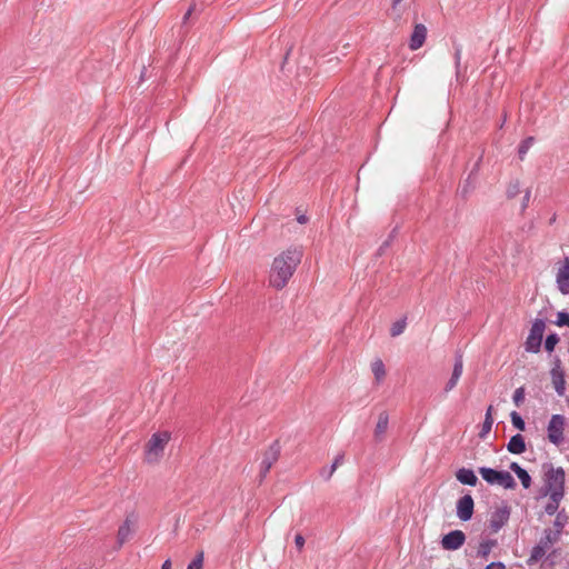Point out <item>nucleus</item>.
<instances>
[{
    "mask_svg": "<svg viewBox=\"0 0 569 569\" xmlns=\"http://www.w3.org/2000/svg\"><path fill=\"white\" fill-rule=\"evenodd\" d=\"M560 539V536H558L557 532H553V530L551 529H545L543 531V536L540 538L539 540V545L542 546L543 548H546V550L548 551V549L557 543Z\"/></svg>",
    "mask_w": 569,
    "mask_h": 569,
    "instance_id": "nucleus-18",
    "label": "nucleus"
},
{
    "mask_svg": "<svg viewBox=\"0 0 569 569\" xmlns=\"http://www.w3.org/2000/svg\"><path fill=\"white\" fill-rule=\"evenodd\" d=\"M192 10H193V8H190V9L187 11V13H186V16H184V19H187V18L191 14Z\"/></svg>",
    "mask_w": 569,
    "mask_h": 569,
    "instance_id": "nucleus-48",
    "label": "nucleus"
},
{
    "mask_svg": "<svg viewBox=\"0 0 569 569\" xmlns=\"http://www.w3.org/2000/svg\"><path fill=\"white\" fill-rule=\"evenodd\" d=\"M203 568V551H200L197 557L188 565L187 569H202Z\"/></svg>",
    "mask_w": 569,
    "mask_h": 569,
    "instance_id": "nucleus-32",
    "label": "nucleus"
},
{
    "mask_svg": "<svg viewBox=\"0 0 569 569\" xmlns=\"http://www.w3.org/2000/svg\"><path fill=\"white\" fill-rule=\"evenodd\" d=\"M520 193V181L518 179L511 180L506 189V194L509 199L517 197Z\"/></svg>",
    "mask_w": 569,
    "mask_h": 569,
    "instance_id": "nucleus-25",
    "label": "nucleus"
},
{
    "mask_svg": "<svg viewBox=\"0 0 569 569\" xmlns=\"http://www.w3.org/2000/svg\"><path fill=\"white\" fill-rule=\"evenodd\" d=\"M509 452L520 455L526 451V442L520 433L512 436L507 445Z\"/></svg>",
    "mask_w": 569,
    "mask_h": 569,
    "instance_id": "nucleus-17",
    "label": "nucleus"
},
{
    "mask_svg": "<svg viewBox=\"0 0 569 569\" xmlns=\"http://www.w3.org/2000/svg\"><path fill=\"white\" fill-rule=\"evenodd\" d=\"M546 323L542 319H536L527 337L525 348L528 352H538L543 338Z\"/></svg>",
    "mask_w": 569,
    "mask_h": 569,
    "instance_id": "nucleus-6",
    "label": "nucleus"
},
{
    "mask_svg": "<svg viewBox=\"0 0 569 569\" xmlns=\"http://www.w3.org/2000/svg\"><path fill=\"white\" fill-rule=\"evenodd\" d=\"M557 325L569 327V313L568 312H559L558 319H557Z\"/></svg>",
    "mask_w": 569,
    "mask_h": 569,
    "instance_id": "nucleus-36",
    "label": "nucleus"
},
{
    "mask_svg": "<svg viewBox=\"0 0 569 569\" xmlns=\"http://www.w3.org/2000/svg\"><path fill=\"white\" fill-rule=\"evenodd\" d=\"M486 569H506V567L502 562H491L486 567Z\"/></svg>",
    "mask_w": 569,
    "mask_h": 569,
    "instance_id": "nucleus-43",
    "label": "nucleus"
},
{
    "mask_svg": "<svg viewBox=\"0 0 569 569\" xmlns=\"http://www.w3.org/2000/svg\"><path fill=\"white\" fill-rule=\"evenodd\" d=\"M525 395H526V393H525V388H523V387H519V388H517V389L515 390L512 399H513V402H515V405H516L517 407H520V406H521V403L523 402V400H525Z\"/></svg>",
    "mask_w": 569,
    "mask_h": 569,
    "instance_id": "nucleus-33",
    "label": "nucleus"
},
{
    "mask_svg": "<svg viewBox=\"0 0 569 569\" xmlns=\"http://www.w3.org/2000/svg\"><path fill=\"white\" fill-rule=\"evenodd\" d=\"M295 543L297 546V548L299 550H301L305 546V538L302 537V535H297L296 538H295Z\"/></svg>",
    "mask_w": 569,
    "mask_h": 569,
    "instance_id": "nucleus-40",
    "label": "nucleus"
},
{
    "mask_svg": "<svg viewBox=\"0 0 569 569\" xmlns=\"http://www.w3.org/2000/svg\"><path fill=\"white\" fill-rule=\"evenodd\" d=\"M279 456L280 445L278 441H273L262 453L261 461L259 463V472L257 476L259 483L263 481L272 465L279 459Z\"/></svg>",
    "mask_w": 569,
    "mask_h": 569,
    "instance_id": "nucleus-4",
    "label": "nucleus"
},
{
    "mask_svg": "<svg viewBox=\"0 0 569 569\" xmlns=\"http://www.w3.org/2000/svg\"><path fill=\"white\" fill-rule=\"evenodd\" d=\"M371 370L377 381H380L386 376L385 365L380 359L372 362Z\"/></svg>",
    "mask_w": 569,
    "mask_h": 569,
    "instance_id": "nucleus-22",
    "label": "nucleus"
},
{
    "mask_svg": "<svg viewBox=\"0 0 569 569\" xmlns=\"http://www.w3.org/2000/svg\"><path fill=\"white\" fill-rule=\"evenodd\" d=\"M475 502L470 495L462 496L457 501V517L462 521H468L473 515Z\"/></svg>",
    "mask_w": 569,
    "mask_h": 569,
    "instance_id": "nucleus-10",
    "label": "nucleus"
},
{
    "mask_svg": "<svg viewBox=\"0 0 569 569\" xmlns=\"http://www.w3.org/2000/svg\"><path fill=\"white\" fill-rule=\"evenodd\" d=\"M550 375H551L552 385L555 387L556 392L559 396H563L565 395V390H566V387H565L566 381H565L563 371L557 365L555 368L551 369Z\"/></svg>",
    "mask_w": 569,
    "mask_h": 569,
    "instance_id": "nucleus-14",
    "label": "nucleus"
},
{
    "mask_svg": "<svg viewBox=\"0 0 569 569\" xmlns=\"http://www.w3.org/2000/svg\"><path fill=\"white\" fill-rule=\"evenodd\" d=\"M405 328H406L405 319L396 321L390 329V335L392 337H397L403 332Z\"/></svg>",
    "mask_w": 569,
    "mask_h": 569,
    "instance_id": "nucleus-31",
    "label": "nucleus"
},
{
    "mask_svg": "<svg viewBox=\"0 0 569 569\" xmlns=\"http://www.w3.org/2000/svg\"><path fill=\"white\" fill-rule=\"evenodd\" d=\"M563 496L557 492L549 493V501L545 507V511L547 515L552 516L558 511L559 503L562 500Z\"/></svg>",
    "mask_w": 569,
    "mask_h": 569,
    "instance_id": "nucleus-19",
    "label": "nucleus"
},
{
    "mask_svg": "<svg viewBox=\"0 0 569 569\" xmlns=\"http://www.w3.org/2000/svg\"><path fill=\"white\" fill-rule=\"evenodd\" d=\"M458 379H455L452 376L451 378L449 379V381L447 382L446 387H445V391L446 392H449L451 391L458 383Z\"/></svg>",
    "mask_w": 569,
    "mask_h": 569,
    "instance_id": "nucleus-39",
    "label": "nucleus"
},
{
    "mask_svg": "<svg viewBox=\"0 0 569 569\" xmlns=\"http://www.w3.org/2000/svg\"><path fill=\"white\" fill-rule=\"evenodd\" d=\"M328 472H330V469H327V471H326V470H322L321 475L326 478V476H327V473H328Z\"/></svg>",
    "mask_w": 569,
    "mask_h": 569,
    "instance_id": "nucleus-49",
    "label": "nucleus"
},
{
    "mask_svg": "<svg viewBox=\"0 0 569 569\" xmlns=\"http://www.w3.org/2000/svg\"><path fill=\"white\" fill-rule=\"evenodd\" d=\"M547 550L546 548H543L542 546H540L539 543H537L532 550H531V553H530V558H529V561L530 562H537L539 561L545 555H546Z\"/></svg>",
    "mask_w": 569,
    "mask_h": 569,
    "instance_id": "nucleus-28",
    "label": "nucleus"
},
{
    "mask_svg": "<svg viewBox=\"0 0 569 569\" xmlns=\"http://www.w3.org/2000/svg\"><path fill=\"white\" fill-rule=\"evenodd\" d=\"M171 440V432L161 430L154 432L144 447V461L149 465L158 463L167 445Z\"/></svg>",
    "mask_w": 569,
    "mask_h": 569,
    "instance_id": "nucleus-2",
    "label": "nucleus"
},
{
    "mask_svg": "<svg viewBox=\"0 0 569 569\" xmlns=\"http://www.w3.org/2000/svg\"><path fill=\"white\" fill-rule=\"evenodd\" d=\"M535 139L532 137H528L525 140L521 141L519 148H518V154L520 160H523L525 156L527 154L528 150L533 144Z\"/></svg>",
    "mask_w": 569,
    "mask_h": 569,
    "instance_id": "nucleus-27",
    "label": "nucleus"
},
{
    "mask_svg": "<svg viewBox=\"0 0 569 569\" xmlns=\"http://www.w3.org/2000/svg\"><path fill=\"white\" fill-rule=\"evenodd\" d=\"M427 37V28L422 23H418L415 26L413 32L410 37L409 48L411 50H418L421 48L426 41Z\"/></svg>",
    "mask_w": 569,
    "mask_h": 569,
    "instance_id": "nucleus-12",
    "label": "nucleus"
},
{
    "mask_svg": "<svg viewBox=\"0 0 569 569\" xmlns=\"http://www.w3.org/2000/svg\"><path fill=\"white\" fill-rule=\"evenodd\" d=\"M461 54H462L461 47L459 44L455 46L453 58H455V67H456V77H457L458 81L461 78Z\"/></svg>",
    "mask_w": 569,
    "mask_h": 569,
    "instance_id": "nucleus-24",
    "label": "nucleus"
},
{
    "mask_svg": "<svg viewBox=\"0 0 569 569\" xmlns=\"http://www.w3.org/2000/svg\"><path fill=\"white\" fill-rule=\"evenodd\" d=\"M462 371H463V360H462V356L460 353H457L456 355V359H455V365H453V370H452V377L455 379H460L461 375H462Z\"/></svg>",
    "mask_w": 569,
    "mask_h": 569,
    "instance_id": "nucleus-26",
    "label": "nucleus"
},
{
    "mask_svg": "<svg viewBox=\"0 0 569 569\" xmlns=\"http://www.w3.org/2000/svg\"><path fill=\"white\" fill-rule=\"evenodd\" d=\"M491 411H492V406H490L487 409L486 418H485V421L482 423L481 430L479 432V438H481V439H485L488 436V433L491 431V428H492V425H493V419H492Z\"/></svg>",
    "mask_w": 569,
    "mask_h": 569,
    "instance_id": "nucleus-20",
    "label": "nucleus"
},
{
    "mask_svg": "<svg viewBox=\"0 0 569 569\" xmlns=\"http://www.w3.org/2000/svg\"><path fill=\"white\" fill-rule=\"evenodd\" d=\"M343 462V455H338L335 458L333 463L330 467V472L327 473L326 479H330L338 466H340Z\"/></svg>",
    "mask_w": 569,
    "mask_h": 569,
    "instance_id": "nucleus-34",
    "label": "nucleus"
},
{
    "mask_svg": "<svg viewBox=\"0 0 569 569\" xmlns=\"http://www.w3.org/2000/svg\"><path fill=\"white\" fill-rule=\"evenodd\" d=\"M510 469L517 475L519 476V473H521L525 469L517 462H511L510 463Z\"/></svg>",
    "mask_w": 569,
    "mask_h": 569,
    "instance_id": "nucleus-41",
    "label": "nucleus"
},
{
    "mask_svg": "<svg viewBox=\"0 0 569 569\" xmlns=\"http://www.w3.org/2000/svg\"><path fill=\"white\" fill-rule=\"evenodd\" d=\"M565 417L553 415L548 423V439L551 443L559 446L563 441Z\"/></svg>",
    "mask_w": 569,
    "mask_h": 569,
    "instance_id": "nucleus-7",
    "label": "nucleus"
},
{
    "mask_svg": "<svg viewBox=\"0 0 569 569\" xmlns=\"http://www.w3.org/2000/svg\"><path fill=\"white\" fill-rule=\"evenodd\" d=\"M466 541V535L461 530H452L445 535L441 539V547L443 550H458L463 546Z\"/></svg>",
    "mask_w": 569,
    "mask_h": 569,
    "instance_id": "nucleus-9",
    "label": "nucleus"
},
{
    "mask_svg": "<svg viewBox=\"0 0 569 569\" xmlns=\"http://www.w3.org/2000/svg\"><path fill=\"white\" fill-rule=\"evenodd\" d=\"M511 509L507 503L497 507L490 515L489 528L492 532H498L509 520Z\"/></svg>",
    "mask_w": 569,
    "mask_h": 569,
    "instance_id": "nucleus-8",
    "label": "nucleus"
},
{
    "mask_svg": "<svg viewBox=\"0 0 569 569\" xmlns=\"http://www.w3.org/2000/svg\"><path fill=\"white\" fill-rule=\"evenodd\" d=\"M557 288L562 295H569V258H565L556 276Z\"/></svg>",
    "mask_w": 569,
    "mask_h": 569,
    "instance_id": "nucleus-11",
    "label": "nucleus"
},
{
    "mask_svg": "<svg viewBox=\"0 0 569 569\" xmlns=\"http://www.w3.org/2000/svg\"><path fill=\"white\" fill-rule=\"evenodd\" d=\"M510 469L517 475L519 476V473H521L525 469L517 462H511L510 463Z\"/></svg>",
    "mask_w": 569,
    "mask_h": 569,
    "instance_id": "nucleus-42",
    "label": "nucleus"
},
{
    "mask_svg": "<svg viewBox=\"0 0 569 569\" xmlns=\"http://www.w3.org/2000/svg\"><path fill=\"white\" fill-rule=\"evenodd\" d=\"M530 197H531V191H530V189H527L525 191V194H523V198H522L521 211H525L528 208L529 201H530Z\"/></svg>",
    "mask_w": 569,
    "mask_h": 569,
    "instance_id": "nucleus-37",
    "label": "nucleus"
},
{
    "mask_svg": "<svg viewBox=\"0 0 569 569\" xmlns=\"http://www.w3.org/2000/svg\"><path fill=\"white\" fill-rule=\"evenodd\" d=\"M388 246H389V241H386V242L380 247V249H379V250H380V251H382V250H383L386 247H388Z\"/></svg>",
    "mask_w": 569,
    "mask_h": 569,
    "instance_id": "nucleus-47",
    "label": "nucleus"
},
{
    "mask_svg": "<svg viewBox=\"0 0 569 569\" xmlns=\"http://www.w3.org/2000/svg\"><path fill=\"white\" fill-rule=\"evenodd\" d=\"M565 470L561 467L553 468L552 466L546 471V487L548 493L557 492L565 496Z\"/></svg>",
    "mask_w": 569,
    "mask_h": 569,
    "instance_id": "nucleus-5",
    "label": "nucleus"
},
{
    "mask_svg": "<svg viewBox=\"0 0 569 569\" xmlns=\"http://www.w3.org/2000/svg\"><path fill=\"white\" fill-rule=\"evenodd\" d=\"M457 480L467 486L475 487L478 483V478L471 469L460 468L456 472Z\"/></svg>",
    "mask_w": 569,
    "mask_h": 569,
    "instance_id": "nucleus-16",
    "label": "nucleus"
},
{
    "mask_svg": "<svg viewBox=\"0 0 569 569\" xmlns=\"http://www.w3.org/2000/svg\"><path fill=\"white\" fill-rule=\"evenodd\" d=\"M402 0H392V7L396 8Z\"/></svg>",
    "mask_w": 569,
    "mask_h": 569,
    "instance_id": "nucleus-46",
    "label": "nucleus"
},
{
    "mask_svg": "<svg viewBox=\"0 0 569 569\" xmlns=\"http://www.w3.org/2000/svg\"><path fill=\"white\" fill-rule=\"evenodd\" d=\"M567 521H568V516L563 511L558 512L557 517L553 521V526L556 528V530H553V532H557L558 536H561L562 529L567 525Z\"/></svg>",
    "mask_w": 569,
    "mask_h": 569,
    "instance_id": "nucleus-23",
    "label": "nucleus"
},
{
    "mask_svg": "<svg viewBox=\"0 0 569 569\" xmlns=\"http://www.w3.org/2000/svg\"><path fill=\"white\" fill-rule=\"evenodd\" d=\"M519 478V480L521 481V485L523 486V488L528 489L530 486H531V477L530 475L527 472V470H523L521 473H519V476H517Z\"/></svg>",
    "mask_w": 569,
    "mask_h": 569,
    "instance_id": "nucleus-35",
    "label": "nucleus"
},
{
    "mask_svg": "<svg viewBox=\"0 0 569 569\" xmlns=\"http://www.w3.org/2000/svg\"><path fill=\"white\" fill-rule=\"evenodd\" d=\"M496 543V540H485L480 542L477 551L478 557L487 559Z\"/></svg>",
    "mask_w": 569,
    "mask_h": 569,
    "instance_id": "nucleus-21",
    "label": "nucleus"
},
{
    "mask_svg": "<svg viewBox=\"0 0 569 569\" xmlns=\"http://www.w3.org/2000/svg\"><path fill=\"white\" fill-rule=\"evenodd\" d=\"M389 416L386 411H382L378 416V421L375 428V439L381 441L388 430Z\"/></svg>",
    "mask_w": 569,
    "mask_h": 569,
    "instance_id": "nucleus-15",
    "label": "nucleus"
},
{
    "mask_svg": "<svg viewBox=\"0 0 569 569\" xmlns=\"http://www.w3.org/2000/svg\"><path fill=\"white\" fill-rule=\"evenodd\" d=\"M472 189V186L470 183V177L466 180L465 184L461 187L460 192L462 197H466L470 190Z\"/></svg>",
    "mask_w": 569,
    "mask_h": 569,
    "instance_id": "nucleus-38",
    "label": "nucleus"
},
{
    "mask_svg": "<svg viewBox=\"0 0 569 569\" xmlns=\"http://www.w3.org/2000/svg\"><path fill=\"white\" fill-rule=\"evenodd\" d=\"M302 256L301 247H289L277 256L270 270L269 284L277 290L283 289L301 262Z\"/></svg>",
    "mask_w": 569,
    "mask_h": 569,
    "instance_id": "nucleus-1",
    "label": "nucleus"
},
{
    "mask_svg": "<svg viewBox=\"0 0 569 569\" xmlns=\"http://www.w3.org/2000/svg\"><path fill=\"white\" fill-rule=\"evenodd\" d=\"M510 418H511L512 426L515 428H517L520 431L525 430L526 423H525L523 419L521 418V416L518 412L512 411L511 415H510Z\"/></svg>",
    "mask_w": 569,
    "mask_h": 569,
    "instance_id": "nucleus-29",
    "label": "nucleus"
},
{
    "mask_svg": "<svg viewBox=\"0 0 569 569\" xmlns=\"http://www.w3.org/2000/svg\"><path fill=\"white\" fill-rule=\"evenodd\" d=\"M134 519L132 517H127L123 523L119 527L117 533V541L119 546H122L127 542L134 531Z\"/></svg>",
    "mask_w": 569,
    "mask_h": 569,
    "instance_id": "nucleus-13",
    "label": "nucleus"
},
{
    "mask_svg": "<svg viewBox=\"0 0 569 569\" xmlns=\"http://www.w3.org/2000/svg\"><path fill=\"white\" fill-rule=\"evenodd\" d=\"M297 221L300 223V224H303L308 221V217L306 214H300L297 217Z\"/></svg>",
    "mask_w": 569,
    "mask_h": 569,
    "instance_id": "nucleus-44",
    "label": "nucleus"
},
{
    "mask_svg": "<svg viewBox=\"0 0 569 569\" xmlns=\"http://www.w3.org/2000/svg\"><path fill=\"white\" fill-rule=\"evenodd\" d=\"M479 473L489 485H498L505 489H515L517 483L510 472L496 470L488 467H480Z\"/></svg>",
    "mask_w": 569,
    "mask_h": 569,
    "instance_id": "nucleus-3",
    "label": "nucleus"
},
{
    "mask_svg": "<svg viewBox=\"0 0 569 569\" xmlns=\"http://www.w3.org/2000/svg\"><path fill=\"white\" fill-rule=\"evenodd\" d=\"M558 341H559V337L556 333H551V335L547 336V338L545 340V349L548 352L553 351Z\"/></svg>",
    "mask_w": 569,
    "mask_h": 569,
    "instance_id": "nucleus-30",
    "label": "nucleus"
},
{
    "mask_svg": "<svg viewBox=\"0 0 569 569\" xmlns=\"http://www.w3.org/2000/svg\"><path fill=\"white\" fill-rule=\"evenodd\" d=\"M161 569H171V560H170V559H167V560L162 563Z\"/></svg>",
    "mask_w": 569,
    "mask_h": 569,
    "instance_id": "nucleus-45",
    "label": "nucleus"
}]
</instances>
